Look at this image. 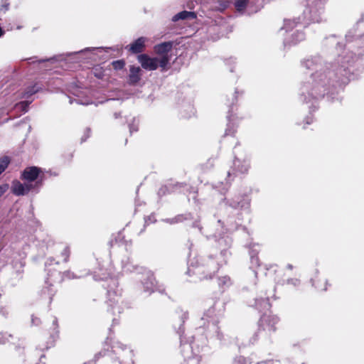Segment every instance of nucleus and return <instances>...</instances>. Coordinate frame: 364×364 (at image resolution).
<instances>
[{
	"instance_id": "nucleus-6",
	"label": "nucleus",
	"mask_w": 364,
	"mask_h": 364,
	"mask_svg": "<svg viewBox=\"0 0 364 364\" xmlns=\"http://www.w3.org/2000/svg\"><path fill=\"white\" fill-rule=\"evenodd\" d=\"M113 351L118 355L120 364H133V352L121 343H117L113 347Z\"/></svg>"
},
{
	"instance_id": "nucleus-23",
	"label": "nucleus",
	"mask_w": 364,
	"mask_h": 364,
	"mask_svg": "<svg viewBox=\"0 0 364 364\" xmlns=\"http://www.w3.org/2000/svg\"><path fill=\"white\" fill-rule=\"evenodd\" d=\"M215 316H216V313H215V307L212 306L204 313V315L202 317V319L206 320V321L211 319L213 321V323H214L215 322L214 318Z\"/></svg>"
},
{
	"instance_id": "nucleus-32",
	"label": "nucleus",
	"mask_w": 364,
	"mask_h": 364,
	"mask_svg": "<svg viewBox=\"0 0 364 364\" xmlns=\"http://www.w3.org/2000/svg\"><path fill=\"white\" fill-rule=\"evenodd\" d=\"M136 119H133L132 123L129 124V132L132 134L134 132H136L138 129V123H135Z\"/></svg>"
},
{
	"instance_id": "nucleus-2",
	"label": "nucleus",
	"mask_w": 364,
	"mask_h": 364,
	"mask_svg": "<svg viewBox=\"0 0 364 364\" xmlns=\"http://www.w3.org/2000/svg\"><path fill=\"white\" fill-rule=\"evenodd\" d=\"M325 0H306L304 10L303 21L318 23L322 20Z\"/></svg>"
},
{
	"instance_id": "nucleus-44",
	"label": "nucleus",
	"mask_w": 364,
	"mask_h": 364,
	"mask_svg": "<svg viewBox=\"0 0 364 364\" xmlns=\"http://www.w3.org/2000/svg\"><path fill=\"white\" fill-rule=\"evenodd\" d=\"M114 118L117 119L120 116V113H114Z\"/></svg>"
},
{
	"instance_id": "nucleus-28",
	"label": "nucleus",
	"mask_w": 364,
	"mask_h": 364,
	"mask_svg": "<svg viewBox=\"0 0 364 364\" xmlns=\"http://www.w3.org/2000/svg\"><path fill=\"white\" fill-rule=\"evenodd\" d=\"M31 102L28 101H23L18 103H16L15 107L18 109L21 110L23 112H26L28 111V107Z\"/></svg>"
},
{
	"instance_id": "nucleus-35",
	"label": "nucleus",
	"mask_w": 364,
	"mask_h": 364,
	"mask_svg": "<svg viewBox=\"0 0 364 364\" xmlns=\"http://www.w3.org/2000/svg\"><path fill=\"white\" fill-rule=\"evenodd\" d=\"M180 221H182V216L181 215H178L177 217L174 218H172V219H168L167 220V222L173 224V223H178V222H180Z\"/></svg>"
},
{
	"instance_id": "nucleus-34",
	"label": "nucleus",
	"mask_w": 364,
	"mask_h": 364,
	"mask_svg": "<svg viewBox=\"0 0 364 364\" xmlns=\"http://www.w3.org/2000/svg\"><path fill=\"white\" fill-rule=\"evenodd\" d=\"M179 316L181 317V318L182 320V322H184L185 320L187 319L188 317V312L184 311L181 309L180 312H179Z\"/></svg>"
},
{
	"instance_id": "nucleus-13",
	"label": "nucleus",
	"mask_w": 364,
	"mask_h": 364,
	"mask_svg": "<svg viewBox=\"0 0 364 364\" xmlns=\"http://www.w3.org/2000/svg\"><path fill=\"white\" fill-rule=\"evenodd\" d=\"M148 41V38L146 37H139L135 40L133 43L128 45L126 48L128 49L132 53H139L144 50L146 43Z\"/></svg>"
},
{
	"instance_id": "nucleus-33",
	"label": "nucleus",
	"mask_w": 364,
	"mask_h": 364,
	"mask_svg": "<svg viewBox=\"0 0 364 364\" xmlns=\"http://www.w3.org/2000/svg\"><path fill=\"white\" fill-rule=\"evenodd\" d=\"M112 65L114 69L120 70L124 66V63L122 60H116L112 63Z\"/></svg>"
},
{
	"instance_id": "nucleus-39",
	"label": "nucleus",
	"mask_w": 364,
	"mask_h": 364,
	"mask_svg": "<svg viewBox=\"0 0 364 364\" xmlns=\"http://www.w3.org/2000/svg\"><path fill=\"white\" fill-rule=\"evenodd\" d=\"M193 344L194 343L193 342L191 344H183L182 346V348H183V351H184L185 350H188L189 348H191L193 350Z\"/></svg>"
},
{
	"instance_id": "nucleus-22",
	"label": "nucleus",
	"mask_w": 364,
	"mask_h": 364,
	"mask_svg": "<svg viewBox=\"0 0 364 364\" xmlns=\"http://www.w3.org/2000/svg\"><path fill=\"white\" fill-rule=\"evenodd\" d=\"M305 38V33L300 29H296L292 34L291 43L296 44Z\"/></svg>"
},
{
	"instance_id": "nucleus-30",
	"label": "nucleus",
	"mask_w": 364,
	"mask_h": 364,
	"mask_svg": "<svg viewBox=\"0 0 364 364\" xmlns=\"http://www.w3.org/2000/svg\"><path fill=\"white\" fill-rule=\"evenodd\" d=\"M109 48H104V47L95 48V47H92V48H87L81 50L80 52L81 53H85V52H87V51L102 52L104 50H109Z\"/></svg>"
},
{
	"instance_id": "nucleus-20",
	"label": "nucleus",
	"mask_w": 364,
	"mask_h": 364,
	"mask_svg": "<svg viewBox=\"0 0 364 364\" xmlns=\"http://www.w3.org/2000/svg\"><path fill=\"white\" fill-rule=\"evenodd\" d=\"M122 270L124 272H132L138 269L137 267L132 264V262L129 259V258H127L126 260H123L122 262Z\"/></svg>"
},
{
	"instance_id": "nucleus-11",
	"label": "nucleus",
	"mask_w": 364,
	"mask_h": 364,
	"mask_svg": "<svg viewBox=\"0 0 364 364\" xmlns=\"http://www.w3.org/2000/svg\"><path fill=\"white\" fill-rule=\"evenodd\" d=\"M41 172V168L36 166L27 167L22 172L21 178L28 182H33L38 179Z\"/></svg>"
},
{
	"instance_id": "nucleus-10",
	"label": "nucleus",
	"mask_w": 364,
	"mask_h": 364,
	"mask_svg": "<svg viewBox=\"0 0 364 364\" xmlns=\"http://www.w3.org/2000/svg\"><path fill=\"white\" fill-rule=\"evenodd\" d=\"M279 318L274 315L264 314L260 318V326L263 330L268 332L274 331L275 326L278 323Z\"/></svg>"
},
{
	"instance_id": "nucleus-26",
	"label": "nucleus",
	"mask_w": 364,
	"mask_h": 364,
	"mask_svg": "<svg viewBox=\"0 0 364 364\" xmlns=\"http://www.w3.org/2000/svg\"><path fill=\"white\" fill-rule=\"evenodd\" d=\"M255 305L257 308H258L260 310L269 309L270 307V304L267 299H262L259 301L257 300Z\"/></svg>"
},
{
	"instance_id": "nucleus-24",
	"label": "nucleus",
	"mask_w": 364,
	"mask_h": 364,
	"mask_svg": "<svg viewBox=\"0 0 364 364\" xmlns=\"http://www.w3.org/2000/svg\"><path fill=\"white\" fill-rule=\"evenodd\" d=\"M206 272L209 275V277H211V274L214 273L215 271L218 269V264L213 259H210L208 264H206Z\"/></svg>"
},
{
	"instance_id": "nucleus-17",
	"label": "nucleus",
	"mask_w": 364,
	"mask_h": 364,
	"mask_svg": "<svg viewBox=\"0 0 364 364\" xmlns=\"http://www.w3.org/2000/svg\"><path fill=\"white\" fill-rule=\"evenodd\" d=\"M196 18V15L194 12L183 11H181L176 15H174L171 21L174 23L178 22L179 21L188 20V19H194Z\"/></svg>"
},
{
	"instance_id": "nucleus-5",
	"label": "nucleus",
	"mask_w": 364,
	"mask_h": 364,
	"mask_svg": "<svg viewBox=\"0 0 364 364\" xmlns=\"http://www.w3.org/2000/svg\"><path fill=\"white\" fill-rule=\"evenodd\" d=\"M250 167V159L245 156L242 159L235 157L233 161V166L231 169L228 172V177H230L231 175L238 176L245 174L248 172Z\"/></svg>"
},
{
	"instance_id": "nucleus-14",
	"label": "nucleus",
	"mask_w": 364,
	"mask_h": 364,
	"mask_svg": "<svg viewBox=\"0 0 364 364\" xmlns=\"http://www.w3.org/2000/svg\"><path fill=\"white\" fill-rule=\"evenodd\" d=\"M12 192L16 196H23L31 189V185L21 183L18 181H14L11 186Z\"/></svg>"
},
{
	"instance_id": "nucleus-4",
	"label": "nucleus",
	"mask_w": 364,
	"mask_h": 364,
	"mask_svg": "<svg viewBox=\"0 0 364 364\" xmlns=\"http://www.w3.org/2000/svg\"><path fill=\"white\" fill-rule=\"evenodd\" d=\"M234 6L237 12L247 15L257 12L262 7L260 0H235Z\"/></svg>"
},
{
	"instance_id": "nucleus-41",
	"label": "nucleus",
	"mask_w": 364,
	"mask_h": 364,
	"mask_svg": "<svg viewBox=\"0 0 364 364\" xmlns=\"http://www.w3.org/2000/svg\"><path fill=\"white\" fill-rule=\"evenodd\" d=\"M31 322H32V323H33V325L37 326V325H38V324H39L40 321H39V319H38V318H36V317H33H33H32V319H31Z\"/></svg>"
},
{
	"instance_id": "nucleus-46",
	"label": "nucleus",
	"mask_w": 364,
	"mask_h": 364,
	"mask_svg": "<svg viewBox=\"0 0 364 364\" xmlns=\"http://www.w3.org/2000/svg\"><path fill=\"white\" fill-rule=\"evenodd\" d=\"M287 268L289 269H293V266L290 264H289L287 266Z\"/></svg>"
},
{
	"instance_id": "nucleus-51",
	"label": "nucleus",
	"mask_w": 364,
	"mask_h": 364,
	"mask_svg": "<svg viewBox=\"0 0 364 364\" xmlns=\"http://www.w3.org/2000/svg\"><path fill=\"white\" fill-rule=\"evenodd\" d=\"M198 350L197 352H194V351L193 350V355H196L198 354Z\"/></svg>"
},
{
	"instance_id": "nucleus-52",
	"label": "nucleus",
	"mask_w": 364,
	"mask_h": 364,
	"mask_svg": "<svg viewBox=\"0 0 364 364\" xmlns=\"http://www.w3.org/2000/svg\"><path fill=\"white\" fill-rule=\"evenodd\" d=\"M56 323H57V320H56V319H55V320L53 321V324H54V325H55V324H56Z\"/></svg>"
},
{
	"instance_id": "nucleus-25",
	"label": "nucleus",
	"mask_w": 364,
	"mask_h": 364,
	"mask_svg": "<svg viewBox=\"0 0 364 364\" xmlns=\"http://www.w3.org/2000/svg\"><path fill=\"white\" fill-rule=\"evenodd\" d=\"M40 90V87L37 85H34L31 87H28L25 91L22 97L28 98L33 94L36 93Z\"/></svg>"
},
{
	"instance_id": "nucleus-1",
	"label": "nucleus",
	"mask_w": 364,
	"mask_h": 364,
	"mask_svg": "<svg viewBox=\"0 0 364 364\" xmlns=\"http://www.w3.org/2000/svg\"><path fill=\"white\" fill-rule=\"evenodd\" d=\"M353 60V54L346 51L345 55H339L334 64H321L319 57H313L301 62L302 67L309 70H315L309 79L301 85L300 95L306 103L313 100L312 106L316 108V100L323 97L329 87H341L349 81L348 65Z\"/></svg>"
},
{
	"instance_id": "nucleus-47",
	"label": "nucleus",
	"mask_w": 364,
	"mask_h": 364,
	"mask_svg": "<svg viewBox=\"0 0 364 364\" xmlns=\"http://www.w3.org/2000/svg\"><path fill=\"white\" fill-rule=\"evenodd\" d=\"M86 132L87 133V137H88V136H89V134H90V129H87L86 130Z\"/></svg>"
},
{
	"instance_id": "nucleus-43",
	"label": "nucleus",
	"mask_w": 364,
	"mask_h": 364,
	"mask_svg": "<svg viewBox=\"0 0 364 364\" xmlns=\"http://www.w3.org/2000/svg\"><path fill=\"white\" fill-rule=\"evenodd\" d=\"M4 34V31L3 29L0 27V37H1Z\"/></svg>"
},
{
	"instance_id": "nucleus-50",
	"label": "nucleus",
	"mask_w": 364,
	"mask_h": 364,
	"mask_svg": "<svg viewBox=\"0 0 364 364\" xmlns=\"http://www.w3.org/2000/svg\"><path fill=\"white\" fill-rule=\"evenodd\" d=\"M77 103H80V102H79V101H77ZM80 104H82V102H80ZM89 104H90V102H85V103H83V105H89Z\"/></svg>"
},
{
	"instance_id": "nucleus-9",
	"label": "nucleus",
	"mask_w": 364,
	"mask_h": 364,
	"mask_svg": "<svg viewBox=\"0 0 364 364\" xmlns=\"http://www.w3.org/2000/svg\"><path fill=\"white\" fill-rule=\"evenodd\" d=\"M227 203L232 208L247 210L250 208V199L247 196H236Z\"/></svg>"
},
{
	"instance_id": "nucleus-15",
	"label": "nucleus",
	"mask_w": 364,
	"mask_h": 364,
	"mask_svg": "<svg viewBox=\"0 0 364 364\" xmlns=\"http://www.w3.org/2000/svg\"><path fill=\"white\" fill-rule=\"evenodd\" d=\"M305 23V22H301L300 21V18H299V19H287L284 20V26L282 28V29H284L288 32L298 27L301 28Z\"/></svg>"
},
{
	"instance_id": "nucleus-29",
	"label": "nucleus",
	"mask_w": 364,
	"mask_h": 364,
	"mask_svg": "<svg viewBox=\"0 0 364 364\" xmlns=\"http://www.w3.org/2000/svg\"><path fill=\"white\" fill-rule=\"evenodd\" d=\"M252 364V361L251 358L247 359L243 356H237L234 359V364Z\"/></svg>"
},
{
	"instance_id": "nucleus-21",
	"label": "nucleus",
	"mask_w": 364,
	"mask_h": 364,
	"mask_svg": "<svg viewBox=\"0 0 364 364\" xmlns=\"http://www.w3.org/2000/svg\"><path fill=\"white\" fill-rule=\"evenodd\" d=\"M218 281L219 287L223 290L226 289L232 284L231 279L228 276L220 277Z\"/></svg>"
},
{
	"instance_id": "nucleus-8",
	"label": "nucleus",
	"mask_w": 364,
	"mask_h": 364,
	"mask_svg": "<svg viewBox=\"0 0 364 364\" xmlns=\"http://www.w3.org/2000/svg\"><path fill=\"white\" fill-rule=\"evenodd\" d=\"M108 306L109 311L113 314H121L123 311V308L119 303H122L120 295L117 294L114 291L108 290Z\"/></svg>"
},
{
	"instance_id": "nucleus-18",
	"label": "nucleus",
	"mask_w": 364,
	"mask_h": 364,
	"mask_svg": "<svg viewBox=\"0 0 364 364\" xmlns=\"http://www.w3.org/2000/svg\"><path fill=\"white\" fill-rule=\"evenodd\" d=\"M259 251V246L258 245H253L250 248V257L252 264L259 266V259L257 257V253Z\"/></svg>"
},
{
	"instance_id": "nucleus-40",
	"label": "nucleus",
	"mask_w": 364,
	"mask_h": 364,
	"mask_svg": "<svg viewBox=\"0 0 364 364\" xmlns=\"http://www.w3.org/2000/svg\"><path fill=\"white\" fill-rule=\"evenodd\" d=\"M312 284H313V285H314L316 288H318V289H320V290L326 291V290L327 289V284H327V282H326V284H325L324 287H322V288H321V287H318V286H317V285H316V284L314 283V282H313V281H312Z\"/></svg>"
},
{
	"instance_id": "nucleus-19",
	"label": "nucleus",
	"mask_w": 364,
	"mask_h": 364,
	"mask_svg": "<svg viewBox=\"0 0 364 364\" xmlns=\"http://www.w3.org/2000/svg\"><path fill=\"white\" fill-rule=\"evenodd\" d=\"M230 0H216L214 2L213 9L220 11H224L230 6Z\"/></svg>"
},
{
	"instance_id": "nucleus-12",
	"label": "nucleus",
	"mask_w": 364,
	"mask_h": 364,
	"mask_svg": "<svg viewBox=\"0 0 364 364\" xmlns=\"http://www.w3.org/2000/svg\"><path fill=\"white\" fill-rule=\"evenodd\" d=\"M141 279L145 291L148 293L154 291L155 279L151 272L144 270Z\"/></svg>"
},
{
	"instance_id": "nucleus-38",
	"label": "nucleus",
	"mask_w": 364,
	"mask_h": 364,
	"mask_svg": "<svg viewBox=\"0 0 364 364\" xmlns=\"http://www.w3.org/2000/svg\"><path fill=\"white\" fill-rule=\"evenodd\" d=\"M287 283L294 286H297L299 284L300 282L298 279H288Z\"/></svg>"
},
{
	"instance_id": "nucleus-36",
	"label": "nucleus",
	"mask_w": 364,
	"mask_h": 364,
	"mask_svg": "<svg viewBox=\"0 0 364 364\" xmlns=\"http://www.w3.org/2000/svg\"><path fill=\"white\" fill-rule=\"evenodd\" d=\"M9 189V185L8 184H4L0 186V197L4 195L7 190Z\"/></svg>"
},
{
	"instance_id": "nucleus-27",
	"label": "nucleus",
	"mask_w": 364,
	"mask_h": 364,
	"mask_svg": "<svg viewBox=\"0 0 364 364\" xmlns=\"http://www.w3.org/2000/svg\"><path fill=\"white\" fill-rule=\"evenodd\" d=\"M9 163L10 160L8 156H4L0 159V174H1L5 171Z\"/></svg>"
},
{
	"instance_id": "nucleus-48",
	"label": "nucleus",
	"mask_w": 364,
	"mask_h": 364,
	"mask_svg": "<svg viewBox=\"0 0 364 364\" xmlns=\"http://www.w3.org/2000/svg\"><path fill=\"white\" fill-rule=\"evenodd\" d=\"M107 277H106V276H103V277H100V278H99V279H107Z\"/></svg>"
},
{
	"instance_id": "nucleus-42",
	"label": "nucleus",
	"mask_w": 364,
	"mask_h": 364,
	"mask_svg": "<svg viewBox=\"0 0 364 364\" xmlns=\"http://www.w3.org/2000/svg\"><path fill=\"white\" fill-rule=\"evenodd\" d=\"M152 216H149L148 220H146V223H152L153 220H152V218H151Z\"/></svg>"
},
{
	"instance_id": "nucleus-49",
	"label": "nucleus",
	"mask_w": 364,
	"mask_h": 364,
	"mask_svg": "<svg viewBox=\"0 0 364 364\" xmlns=\"http://www.w3.org/2000/svg\"><path fill=\"white\" fill-rule=\"evenodd\" d=\"M225 134L229 135V134H231V133L230 132L229 130H226Z\"/></svg>"
},
{
	"instance_id": "nucleus-7",
	"label": "nucleus",
	"mask_w": 364,
	"mask_h": 364,
	"mask_svg": "<svg viewBox=\"0 0 364 364\" xmlns=\"http://www.w3.org/2000/svg\"><path fill=\"white\" fill-rule=\"evenodd\" d=\"M173 46V41H166L154 46V50L159 58H166L167 65L169 64L171 55L169 53L171 51Z\"/></svg>"
},
{
	"instance_id": "nucleus-16",
	"label": "nucleus",
	"mask_w": 364,
	"mask_h": 364,
	"mask_svg": "<svg viewBox=\"0 0 364 364\" xmlns=\"http://www.w3.org/2000/svg\"><path fill=\"white\" fill-rule=\"evenodd\" d=\"M141 70L139 67L130 66L129 80L132 85L136 84L141 80Z\"/></svg>"
},
{
	"instance_id": "nucleus-45",
	"label": "nucleus",
	"mask_w": 364,
	"mask_h": 364,
	"mask_svg": "<svg viewBox=\"0 0 364 364\" xmlns=\"http://www.w3.org/2000/svg\"><path fill=\"white\" fill-rule=\"evenodd\" d=\"M311 122H312V119L311 118V119L308 118V119L306 120V124H310L311 123Z\"/></svg>"
},
{
	"instance_id": "nucleus-3",
	"label": "nucleus",
	"mask_w": 364,
	"mask_h": 364,
	"mask_svg": "<svg viewBox=\"0 0 364 364\" xmlns=\"http://www.w3.org/2000/svg\"><path fill=\"white\" fill-rule=\"evenodd\" d=\"M137 59L142 68L149 71L156 70L158 68H160L161 71H165L168 69L166 58H151L146 54H140L138 55Z\"/></svg>"
},
{
	"instance_id": "nucleus-37",
	"label": "nucleus",
	"mask_w": 364,
	"mask_h": 364,
	"mask_svg": "<svg viewBox=\"0 0 364 364\" xmlns=\"http://www.w3.org/2000/svg\"><path fill=\"white\" fill-rule=\"evenodd\" d=\"M77 277L75 276L74 274L70 272H66L63 274V278L74 279Z\"/></svg>"
},
{
	"instance_id": "nucleus-31",
	"label": "nucleus",
	"mask_w": 364,
	"mask_h": 364,
	"mask_svg": "<svg viewBox=\"0 0 364 364\" xmlns=\"http://www.w3.org/2000/svg\"><path fill=\"white\" fill-rule=\"evenodd\" d=\"M62 257H63V261L67 262L70 256V249L68 247H65L63 250L61 252Z\"/></svg>"
},
{
	"instance_id": "nucleus-53",
	"label": "nucleus",
	"mask_w": 364,
	"mask_h": 364,
	"mask_svg": "<svg viewBox=\"0 0 364 364\" xmlns=\"http://www.w3.org/2000/svg\"><path fill=\"white\" fill-rule=\"evenodd\" d=\"M183 355H184L185 357H186V358H190V356H189V355H185V354H184Z\"/></svg>"
}]
</instances>
